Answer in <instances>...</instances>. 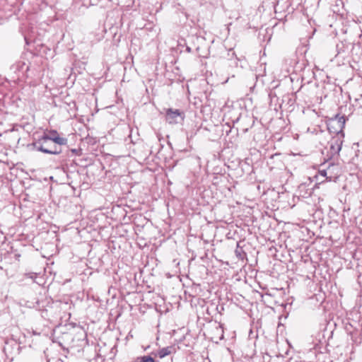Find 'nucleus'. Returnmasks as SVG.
I'll use <instances>...</instances> for the list:
<instances>
[{"instance_id":"f257e3e1","label":"nucleus","mask_w":362,"mask_h":362,"mask_svg":"<svg viewBox=\"0 0 362 362\" xmlns=\"http://www.w3.org/2000/svg\"><path fill=\"white\" fill-rule=\"evenodd\" d=\"M32 145L34 148L37 151L47 154L59 155L62 152L61 146L55 144V142L46 138V136H41L37 139L35 140Z\"/></svg>"},{"instance_id":"f03ea898","label":"nucleus","mask_w":362,"mask_h":362,"mask_svg":"<svg viewBox=\"0 0 362 362\" xmlns=\"http://www.w3.org/2000/svg\"><path fill=\"white\" fill-rule=\"evenodd\" d=\"M185 118V113L179 109L168 108L165 110V120L170 124L182 123Z\"/></svg>"},{"instance_id":"7ed1b4c3","label":"nucleus","mask_w":362,"mask_h":362,"mask_svg":"<svg viewBox=\"0 0 362 362\" xmlns=\"http://www.w3.org/2000/svg\"><path fill=\"white\" fill-rule=\"evenodd\" d=\"M345 117L340 116L337 114L329 121L328 129H333V132L339 134V133H341L342 129L345 126Z\"/></svg>"},{"instance_id":"20e7f679","label":"nucleus","mask_w":362,"mask_h":362,"mask_svg":"<svg viewBox=\"0 0 362 362\" xmlns=\"http://www.w3.org/2000/svg\"><path fill=\"white\" fill-rule=\"evenodd\" d=\"M42 136H46V138L61 146H66L67 144V139L61 137L56 130H50L48 132H45Z\"/></svg>"},{"instance_id":"39448f33","label":"nucleus","mask_w":362,"mask_h":362,"mask_svg":"<svg viewBox=\"0 0 362 362\" xmlns=\"http://www.w3.org/2000/svg\"><path fill=\"white\" fill-rule=\"evenodd\" d=\"M342 142L341 139L339 137V134H337V136L333 137L329 142V153L332 157L339 155L341 149Z\"/></svg>"},{"instance_id":"423d86ee","label":"nucleus","mask_w":362,"mask_h":362,"mask_svg":"<svg viewBox=\"0 0 362 362\" xmlns=\"http://www.w3.org/2000/svg\"><path fill=\"white\" fill-rule=\"evenodd\" d=\"M175 351V348L173 346H170L167 347H164L158 350V356L159 358H163L172 353H174Z\"/></svg>"},{"instance_id":"0eeeda50","label":"nucleus","mask_w":362,"mask_h":362,"mask_svg":"<svg viewBox=\"0 0 362 362\" xmlns=\"http://www.w3.org/2000/svg\"><path fill=\"white\" fill-rule=\"evenodd\" d=\"M235 253L236 256L238 257V259H243L245 253L243 252V250L241 248H239L238 243L237 244V249L235 250Z\"/></svg>"},{"instance_id":"6e6552de","label":"nucleus","mask_w":362,"mask_h":362,"mask_svg":"<svg viewBox=\"0 0 362 362\" xmlns=\"http://www.w3.org/2000/svg\"><path fill=\"white\" fill-rule=\"evenodd\" d=\"M334 167V165L333 163L329 164L327 169H322L320 170V174L322 176L326 177L327 175V172L331 170L332 168Z\"/></svg>"},{"instance_id":"1a4fd4ad","label":"nucleus","mask_w":362,"mask_h":362,"mask_svg":"<svg viewBox=\"0 0 362 362\" xmlns=\"http://www.w3.org/2000/svg\"><path fill=\"white\" fill-rule=\"evenodd\" d=\"M140 362H155V361L150 356H144L140 358Z\"/></svg>"},{"instance_id":"9d476101","label":"nucleus","mask_w":362,"mask_h":362,"mask_svg":"<svg viewBox=\"0 0 362 362\" xmlns=\"http://www.w3.org/2000/svg\"><path fill=\"white\" fill-rule=\"evenodd\" d=\"M25 276H27L28 278H30V279H34L36 278L37 276V273H35V272H29V273H26L25 274Z\"/></svg>"}]
</instances>
